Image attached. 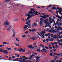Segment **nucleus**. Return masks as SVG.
Listing matches in <instances>:
<instances>
[{
  "mask_svg": "<svg viewBox=\"0 0 62 62\" xmlns=\"http://www.w3.org/2000/svg\"><path fill=\"white\" fill-rule=\"evenodd\" d=\"M55 57L56 59H59V58L57 56H55Z\"/></svg>",
  "mask_w": 62,
  "mask_h": 62,
  "instance_id": "bb28decb",
  "label": "nucleus"
},
{
  "mask_svg": "<svg viewBox=\"0 0 62 62\" xmlns=\"http://www.w3.org/2000/svg\"><path fill=\"white\" fill-rule=\"evenodd\" d=\"M54 55H56L60 56V54L59 53L57 54L56 53H54Z\"/></svg>",
  "mask_w": 62,
  "mask_h": 62,
  "instance_id": "4468645a",
  "label": "nucleus"
},
{
  "mask_svg": "<svg viewBox=\"0 0 62 62\" xmlns=\"http://www.w3.org/2000/svg\"><path fill=\"white\" fill-rule=\"evenodd\" d=\"M49 49H53V48H52V47L51 46H49Z\"/></svg>",
  "mask_w": 62,
  "mask_h": 62,
  "instance_id": "c9c22d12",
  "label": "nucleus"
},
{
  "mask_svg": "<svg viewBox=\"0 0 62 62\" xmlns=\"http://www.w3.org/2000/svg\"><path fill=\"white\" fill-rule=\"evenodd\" d=\"M42 51H45L46 50V49L45 48H43L42 49Z\"/></svg>",
  "mask_w": 62,
  "mask_h": 62,
  "instance_id": "052dcab7",
  "label": "nucleus"
},
{
  "mask_svg": "<svg viewBox=\"0 0 62 62\" xmlns=\"http://www.w3.org/2000/svg\"><path fill=\"white\" fill-rule=\"evenodd\" d=\"M12 32L13 33H15V31L14 30H12Z\"/></svg>",
  "mask_w": 62,
  "mask_h": 62,
  "instance_id": "72a5a7b5",
  "label": "nucleus"
},
{
  "mask_svg": "<svg viewBox=\"0 0 62 62\" xmlns=\"http://www.w3.org/2000/svg\"><path fill=\"white\" fill-rule=\"evenodd\" d=\"M31 11L33 12V13L35 14V13H36V10L35 9H32L31 8Z\"/></svg>",
  "mask_w": 62,
  "mask_h": 62,
  "instance_id": "423d86ee",
  "label": "nucleus"
},
{
  "mask_svg": "<svg viewBox=\"0 0 62 62\" xmlns=\"http://www.w3.org/2000/svg\"><path fill=\"white\" fill-rule=\"evenodd\" d=\"M43 18H41L40 19V21H43Z\"/></svg>",
  "mask_w": 62,
  "mask_h": 62,
  "instance_id": "e2e57ef3",
  "label": "nucleus"
},
{
  "mask_svg": "<svg viewBox=\"0 0 62 62\" xmlns=\"http://www.w3.org/2000/svg\"><path fill=\"white\" fill-rule=\"evenodd\" d=\"M29 19H30V18H29V17H28L27 18V19L26 20V21H28H28H29Z\"/></svg>",
  "mask_w": 62,
  "mask_h": 62,
  "instance_id": "c03bdc74",
  "label": "nucleus"
},
{
  "mask_svg": "<svg viewBox=\"0 0 62 62\" xmlns=\"http://www.w3.org/2000/svg\"><path fill=\"white\" fill-rule=\"evenodd\" d=\"M33 12L31 11H29V12L28 13V14H29V15H31V16L32 17H33L34 15V14H33Z\"/></svg>",
  "mask_w": 62,
  "mask_h": 62,
  "instance_id": "39448f33",
  "label": "nucleus"
},
{
  "mask_svg": "<svg viewBox=\"0 0 62 62\" xmlns=\"http://www.w3.org/2000/svg\"><path fill=\"white\" fill-rule=\"evenodd\" d=\"M46 23H45L46 24H49V22L48 21H46Z\"/></svg>",
  "mask_w": 62,
  "mask_h": 62,
  "instance_id": "412c9836",
  "label": "nucleus"
},
{
  "mask_svg": "<svg viewBox=\"0 0 62 62\" xmlns=\"http://www.w3.org/2000/svg\"><path fill=\"white\" fill-rule=\"evenodd\" d=\"M16 41H18V42H19V39L17 38H16Z\"/></svg>",
  "mask_w": 62,
  "mask_h": 62,
  "instance_id": "393cba45",
  "label": "nucleus"
},
{
  "mask_svg": "<svg viewBox=\"0 0 62 62\" xmlns=\"http://www.w3.org/2000/svg\"><path fill=\"white\" fill-rule=\"evenodd\" d=\"M30 58H33V56L32 55H31V56H30Z\"/></svg>",
  "mask_w": 62,
  "mask_h": 62,
  "instance_id": "338daca9",
  "label": "nucleus"
},
{
  "mask_svg": "<svg viewBox=\"0 0 62 62\" xmlns=\"http://www.w3.org/2000/svg\"><path fill=\"white\" fill-rule=\"evenodd\" d=\"M5 24L6 25H8L9 24V23L8 22H6L5 23Z\"/></svg>",
  "mask_w": 62,
  "mask_h": 62,
  "instance_id": "aec40b11",
  "label": "nucleus"
},
{
  "mask_svg": "<svg viewBox=\"0 0 62 62\" xmlns=\"http://www.w3.org/2000/svg\"><path fill=\"white\" fill-rule=\"evenodd\" d=\"M48 11H50V12L51 13H53V12L51 10H49Z\"/></svg>",
  "mask_w": 62,
  "mask_h": 62,
  "instance_id": "58836bf2",
  "label": "nucleus"
},
{
  "mask_svg": "<svg viewBox=\"0 0 62 62\" xmlns=\"http://www.w3.org/2000/svg\"><path fill=\"white\" fill-rule=\"evenodd\" d=\"M45 33V31H42L41 32V36H42L41 37L43 39H44L45 38V37H44L45 35H44V34Z\"/></svg>",
  "mask_w": 62,
  "mask_h": 62,
  "instance_id": "f03ea898",
  "label": "nucleus"
},
{
  "mask_svg": "<svg viewBox=\"0 0 62 62\" xmlns=\"http://www.w3.org/2000/svg\"><path fill=\"white\" fill-rule=\"evenodd\" d=\"M18 49H19V48L17 49V48H15L14 49V50H15V51H17V50H18Z\"/></svg>",
  "mask_w": 62,
  "mask_h": 62,
  "instance_id": "c85d7f7f",
  "label": "nucleus"
},
{
  "mask_svg": "<svg viewBox=\"0 0 62 62\" xmlns=\"http://www.w3.org/2000/svg\"><path fill=\"white\" fill-rule=\"evenodd\" d=\"M25 49L23 50H22V52L23 53H24V52H25Z\"/></svg>",
  "mask_w": 62,
  "mask_h": 62,
  "instance_id": "3c124183",
  "label": "nucleus"
},
{
  "mask_svg": "<svg viewBox=\"0 0 62 62\" xmlns=\"http://www.w3.org/2000/svg\"><path fill=\"white\" fill-rule=\"evenodd\" d=\"M13 27V26L11 25H9L8 27L7 28V31H10V29L12 28Z\"/></svg>",
  "mask_w": 62,
  "mask_h": 62,
  "instance_id": "20e7f679",
  "label": "nucleus"
},
{
  "mask_svg": "<svg viewBox=\"0 0 62 62\" xmlns=\"http://www.w3.org/2000/svg\"><path fill=\"white\" fill-rule=\"evenodd\" d=\"M58 24L59 25H62V23H61L60 22H59Z\"/></svg>",
  "mask_w": 62,
  "mask_h": 62,
  "instance_id": "4be33fe9",
  "label": "nucleus"
},
{
  "mask_svg": "<svg viewBox=\"0 0 62 62\" xmlns=\"http://www.w3.org/2000/svg\"><path fill=\"white\" fill-rule=\"evenodd\" d=\"M27 27H28V28H27ZM31 24H28L27 25H25L24 26V27H23L24 29L25 30L26 29L27 30L28 29V28H31Z\"/></svg>",
  "mask_w": 62,
  "mask_h": 62,
  "instance_id": "f257e3e1",
  "label": "nucleus"
},
{
  "mask_svg": "<svg viewBox=\"0 0 62 62\" xmlns=\"http://www.w3.org/2000/svg\"><path fill=\"white\" fill-rule=\"evenodd\" d=\"M30 15L29 14L28 15V18L30 19L32 17V16H31V15Z\"/></svg>",
  "mask_w": 62,
  "mask_h": 62,
  "instance_id": "f3484780",
  "label": "nucleus"
},
{
  "mask_svg": "<svg viewBox=\"0 0 62 62\" xmlns=\"http://www.w3.org/2000/svg\"><path fill=\"white\" fill-rule=\"evenodd\" d=\"M56 60V59L55 57L53 59V60L54 61H55Z\"/></svg>",
  "mask_w": 62,
  "mask_h": 62,
  "instance_id": "37998d69",
  "label": "nucleus"
},
{
  "mask_svg": "<svg viewBox=\"0 0 62 62\" xmlns=\"http://www.w3.org/2000/svg\"><path fill=\"white\" fill-rule=\"evenodd\" d=\"M49 19L48 20V21H49V23H50V21H51V20L52 18H51V17H50L49 18Z\"/></svg>",
  "mask_w": 62,
  "mask_h": 62,
  "instance_id": "5701e85b",
  "label": "nucleus"
},
{
  "mask_svg": "<svg viewBox=\"0 0 62 62\" xmlns=\"http://www.w3.org/2000/svg\"><path fill=\"white\" fill-rule=\"evenodd\" d=\"M43 41V42H46V40L45 39H44Z\"/></svg>",
  "mask_w": 62,
  "mask_h": 62,
  "instance_id": "bf43d9fd",
  "label": "nucleus"
},
{
  "mask_svg": "<svg viewBox=\"0 0 62 62\" xmlns=\"http://www.w3.org/2000/svg\"><path fill=\"white\" fill-rule=\"evenodd\" d=\"M51 37H54V35L53 34H51Z\"/></svg>",
  "mask_w": 62,
  "mask_h": 62,
  "instance_id": "0e129e2a",
  "label": "nucleus"
},
{
  "mask_svg": "<svg viewBox=\"0 0 62 62\" xmlns=\"http://www.w3.org/2000/svg\"><path fill=\"white\" fill-rule=\"evenodd\" d=\"M51 6H52V5H49V6L48 7L50 8V7H51Z\"/></svg>",
  "mask_w": 62,
  "mask_h": 62,
  "instance_id": "680f3d73",
  "label": "nucleus"
},
{
  "mask_svg": "<svg viewBox=\"0 0 62 62\" xmlns=\"http://www.w3.org/2000/svg\"><path fill=\"white\" fill-rule=\"evenodd\" d=\"M28 47L29 48H30L31 49H32V46L31 45H29L28 46Z\"/></svg>",
  "mask_w": 62,
  "mask_h": 62,
  "instance_id": "ddd939ff",
  "label": "nucleus"
},
{
  "mask_svg": "<svg viewBox=\"0 0 62 62\" xmlns=\"http://www.w3.org/2000/svg\"><path fill=\"white\" fill-rule=\"evenodd\" d=\"M11 59V57H10L9 58V59L8 60H9V61H11L12 60H10V59Z\"/></svg>",
  "mask_w": 62,
  "mask_h": 62,
  "instance_id": "c756f323",
  "label": "nucleus"
},
{
  "mask_svg": "<svg viewBox=\"0 0 62 62\" xmlns=\"http://www.w3.org/2000/svg\"><path fill=\"white\" fill-rule=\"evenodd\" d=\"M57 9H58V10H59V7H57Z\"/></svg>",
  "mask_w": 62,
  "mask_h": 62,
  "instance_id": "49530a36",
  "label": "nucleus"
},
{
  "mask_svg": "<svg viewBox=\"0 0 62 62\" xmlns=\"http://www.w3.org/2000/svg\"><path fill=\"white\" fill-rule=\"evenodd\" d=\"M39 16L40 17H42V18L45 19H46L47 18L49 17V16L48 15L47 16L46 15H45L44 16Z\"/></svg>",
  "mask_w": 62,
  "mask_h": 62,
  "instance_id": "7ed1b4c3",
  "label": "nucleus"
},
{
  "mask_svg": "<svg viewBox=\"0 0 62 62\" xmlns=\"http://www.w3.org/2000/svg\"><path fill=\"white\" fill-rule=\"evenodd\" d=\"M18 49V51H19L20 52H21L23 50V48H22L21 47H20V49L19 48V49Z\"/></svg>",
  "mask_w": 62,
  "mask_h": 62,
  "instance_id": "9d476101",
  "label": "nucleus"
},
{
  "mask_svg": "<svg viewBox=\"0 0 62 62\" xmlns=\"http://www.w3.org/2000/svg\"><path fill=\"white\" fill-rule=\"evenodd\" d=\"M53 22H54V21H50V24L52 23Z\"/></svg>",
  "mask_w": 62,
  "mask_h": 62,
  "instance_id": "2f4dec72",
  "label": "nucleus"
},
{
  "mask_svg": "<svg viewBox=\"0 0 62 62\" xmlns=\"http://www.w3.org/2000/svg\"><path fill=\"white\" fill-rule=\"evenodd\" d=\"M39 23L40 24V26H42V25H43L42 24V21H41Z\"/></svg>",
  "mask_w": 62,
  "mask_h": 62,
  "instance_id": "1a4fd4ad",
  "label": "nucleus"
},
{
  "mask_svg": "<svg viewBox=\"0 0 62 62\" xmlns=\"http://www.w3.org/2000/svg\"><path fill=\"white\" fill-rule=\"evenodd\" d=\"M15 44V45H16V46H17L18 47H19V46H20V44H19V43H17V44Z\"/></svg>",
  "mask_w": 62,
  "mask_h": 62,
  "instance_id": "2eb2a0df",
  "label": "nucleus"
},
{
  "mask_svg": "<svg viewBox=\"0 0 62 62\" xmlns=\"http://www.w3.org/2000/svg\"><path fill=\"white\" fill-rule=\"evenodd\" d=\"M31 53V51H28V52L26 53V54H30Z\"/></svg>",
  "mask_w": 62,
  "mask_h": 62,
  "instance_id": "9b49d317",
  "label": "nucleus"
},
{
  "mask_svg": "<svg viewBox=\"0 0 62 62\" xmlns=\"http://www.w3.org/2000/svg\"><path fill=\"white\" fill-rule=\"evenodd\" d=\"M28 23H30L31 22V21L30 20H28Z\"/></svg>",
  "mask_w": 62,
  "mask_h": 62,
  "instance_id": "5fc2aeb1",
  "label": "nucleus"
},
{
  "mask_svg": "<svg viewBox=\"0 0 62 62\" xmlns=\"http://www.w3.org/2000/svg\"><path fill=\"white\" fill-rule=\"evenodd\" d=\"M15 33H13L12 35L13 37H15Z\"/></svg>",
  "mask_w": 62,
  "mask_h": 62,
  "instance_id": "473e14b6",
  "label": "nucleus"
},
{
  "mask_svg": "<svg viewBox=\"0 0 62 62\" xmlns=\"http://www.w3.org/2000/svg\"><path fill=\"white\" fill-rule=\"evenodd\" d=\"M54 44H55V45H57V42H54Z\"/></svg>",
  "mask_w": 62,
  "mask_h": 62,
  "instance_id": "4d7b16f0",
  "label": "nucleus"
},
{
  "mask_svg": "<svg viewBox=\"0 0 62 62\" xmlns=\"http://www.w3.org/2000/svg\"><path fill=\"white\" fill-rule=\"evenodd\" d=\"M3 52L4 53V54H8V52L6 50H4L3 51Z\"/></svg>",
  "mask_w": 62,
  "mask_h": 62,
  "instance_id": "6e6552de",
  "label": "nucleus"
},
{
  "mask_svg": "<svg viewBox=\"0 0 62 62\" xmlns=\"http://www.w3.org/2000/svg\"><path fill=\"white\" fill-rule=\"evenodd\" d=\"M10 0H5L4 1V2H8V1L9 2H10Z\"/></svg>",
  "mask_w": 62,
  "mask_h": 62,
  "instance_id": "7c9ffc66",
  "label": "nucleus"
},
{
  "mask_svg": "<svg viewBox=\"0 0 62 62\" xmlns=\"http://www.w3.org/2000/svg\"><path fill=\"white\" fill-rule=\"evenodd\" d=\"M20 58H17L15 59V60H20Z\"/></svg>",
  "mask_w": 62,
  "mask_h": 62,
  "instance_id": "a878e982",
  "label": "nucleus"
},
{
  "mask_svg": "<svg viewBox=\"0 0 62 62\" xmlns=\"http://www.w3.org/2000/svg\"><path fill=\"white\" fill-rule=\"evenodd\" d=\"M48 36H50L51 35V34H50V33H48Z\"/></svg>",
  "mask_w": 62,
  "mask_h": 62,
  "instance_id": "de8ad7c7",
  "label": "nucleus"
},
{
  "mask_svg": "<svg viewBox=\"0 0 62 62\" xmlns=\"http://www.w3.org/2000/svg\"><path fill=\"white\" fill-rule=\"evenodd\" d=\"M26 37V35H22L23 38H24V37Z\"/></svg>",
  "mask_w": 62,
  "mask_h": 62,
  "instance_id": "4c0bfd02",
  "label": "nucleus"
},
{
  "mask_svg": "<svg viewBox=\"0 0 62 62\" xmlns=\"http://www.w3.org/2000/svg\"><path fill=\"white\" fill-rule=\"evenodd\" d=\"M51 32L52 33H55V32H56V31H55L53 30L51 31Z\"/></svg>",
  "mask_w": 62,
  "mask_h": 62,
  "instance_id": "a211bd4d",
  "label": "nucleus"
},
{
  "mask_svg": "<svg viewBox=\"0 0 62 62\" xmlns=\"http://www.w3.org/2000/svg\"><path fill=\"white\" fill-rule=\"evenodd\" d=\"M55 48H58L59 47V46L57 45H56L55 46Z\"/></svg>",
  "mask_w": 62,
  "mask_h": 62,
  "instance_id": "a19ab883",
  "label": "nucleus"
},
{
  "mask_svg": "<svg viewBox=\"0 0 62 62\" xmlns=\"http://www.w3.org/2000/svg\"><path fill=\"white\" fill-rule=\"evenodd\" d=\"M54 37H55V38L56 37V36L57 35H56V34H55V35H54Z\"/></svg>",
  "mask_w": 62,
  "mask_h": 62,
  "instance_id": "69168bd1",
  "label": "nucleus"
},
{
  "mask_svg": "<svg viewBox=\"0 0 62 62\" xmlns=\"http://www.w3.org/2000/svg\"><path fill=\"white\" fill-rule=\"evenodd\" d=\"M3 44H8V42H3Z\"/></svg>",
  "mask_w": 62,
  "mask_h": 62,
  "instance_id": "6ab92c4d",
  "label": "nucleus"
},
{
  "mask_svg": "<svg viewBox=\"0 0 62 62\" xmlns=\"http://www.w3.org/2000/svg\"><path fill=\"white\" fill-rule=\"evenodd\" d=\"M53 40H54V39L53 38L51 39L50 40V41H53Z\"/></svg>",
  "mask_w": 62,
  "mask_h": 62,
  "instance_id": "79ce46f5",
  "label": "nucleus"
},
{
  "mask_svg": "<svg viewBox=\"0 0 62 62\" xmlns=\"http://www.w3.org/2000/svg\"><path fill=\"white\" fill-rule=\"evenodd\" d=\"M28 33V31H27L25 32V34H27Z\"/></svg>",
  "mask_w": 62,
  "mask_h": 62,
  "instance_id": "6e6d98bb",
  "label": "nucleus"
},
{
  "mask_svg": "<svg viewBox=\"0 0 62 62\" xmlns=\"http://www.w3.org/2000/svg\"><path fill=\"white\" fill-rule=\"evenodd\" d=\"M55 9H56V10H57V8H55V7H53L52 8H51V9H54V10Z\"/></svg>",
  "mask_w": 62,
  "mask_h": 62,
  "instance_id": "dca6fc26",
  "label": "nucleus"
},
{
  "mask_svg": "<svg viewBox=\"0 0 62 62\" xmlns=\"http://www.w3.org/2000/svg\"><path fill=\"white\" fill-rule=\"evenodd\" d=\"M48 25V26L49 28H51L52 27L51 26V24H49Z\"/></svg>",
  "mask_w": 62,
  "mask_h": 62,
  "instance_id": "b1692460",
  "label": "nucleus"
},
{
  "mask_svg": "<svg viewBox=\"0 0 62 62\" xmlns=\"http://www.w3.org/2000/svg\"><path fill=\"white\" fill-rule=\"evenodd\" d=\"M36 59H37V60H39V57L37 56L36 57Z\"/></svg>",
  "mask_w": 62,
  "mask_h": 62,
  "instance_id": "8fccbe9b",
  "label": "nucleus"
},
{
  "mask_svg": "<svg viewBox=\"0 0 62 62\" xmlns=\"http://www.w3.org/2000/svg\"><path fill=\"white\" fill-rule=\"evenodd\" d=\"M18 62H23V61L21 60H19L18 61Z\"/></svg>",
  "mask_w": 62,
  "mask_h": 62,
  "instance_id": "cd10ccee",
  "label": "nucleus"
},
{
  "mask_svg": "<svg viewBox=\"0 0 62 62\" xmlns=\"http://www.w3.org/2000/svg\"><path fill=\"white\" fill-rule=\"evenodd\" d=\"M46 49L47 50H48L49 49V48L47 46H46L45 47Z\"/></svg>",
  "mask_w": 62,
  "mask_h": 62,
  "instance_id": "ea45409f",
  "label": "nucleus"
},
{
  "mask_svg": "<svg viewBox=\"0 0 62 62\" xmlns=\"http://www.w3.org/2000/svg\"><path fill=\"white\" fill-rule=\"evenodd\" d=\"M18 21V19H16L15 20H14V22H15V21Z\"/></svg>",
  "mask_w": 62,
  "mask_h": 62,
  "instance_id": "603ef678",
  "label": "nucleus"
},
{
  "mask_svg": "<svg viewBox=\"0 0 62 62\" xmlns=\"http://www.w3.org/2000/svg\"><path fill=\"white\" fill-rule=\"evenodd\" d=\"M38 31H41V29L39 28L38 29Z\"/></svg>",
  "mask_w": 62,
  "mask_h": 62,
  "instance_id": "09e8293b",
  "label": "nucleus"
},
{
  "mask_svg": "<svg viewBox=\"0 0 62 62\" xmlns=\"http://www.w3.org/2000/svg\"><path fill=\"white\" fill-rule=\"evenodd\" d=\"M32 32H34L35 31V29H32Z\"/></svg>",
  "mask_w": 62,
  "mask_h": 62,
  "instance_id": "f704fd0d",
  "label": "nucleus"
},
{
  "mask_svg": "<svg viewBox=\"0 0 62 62\" xmlns=\"http://www.w3.org/2000/svg\"><path fill=\"white\" fill-rule=\"evenodd\" d=\"M59 39H61V38H62V37H61L60 36L59 37Z\"/></svg>",
  "mask_w": 62,
  "mask_h": 62,
  "instance_id": "774afa93",
  "label": "nucleus"
},
{
  "mask_svg": "<svg viewBox=\"0 0 62 62\" xmlns=\"http://www.w3.org/2000/svg\"><path fill=\"white\" fill-rule=\"evenodd\" d=\"M31 38L33 40H35L37 38V37L36 36H33L32 37H31Z\"/></svg>",
  "mask_w": 62,
  "mask_h": 62,
  "instance_id": "0eeeda50",
  "label": "nucleus"
},
{
  "mask_svg": "<svg viewBox=\"0 0 62 62\" xmlns=\"http://www.w3.org/2000/svg\"><path fill=\"white\" fill-rule=\"evenodd\" d=\"M50 56H53V54L52 53H50Z\"/></svg>",
  "mask_w": 62,
  "mask_h": 62,
  "instance_id": "a18cd8bd",
  "label": "nucleus"
},
{
  "mask_svg": "<svg viewBox=\"0 0 62 62\" xmlns=\"http://www.w3.org/2000/svg\"><path fill=\"white\" fill-rule=\"evenodd\" d=\"M45 27H48V25H47V24H46L45 25Z\"/></svg>",
  "mask_w": 62,
  "mask_h": 62,
  "instance_id": "13d9d810",
  "label": "nucleus"
},
{
  "mask_svg": "<svg viewBox=\"0 0 62 62\" xmlns=\"http://www.w3.org/2000/svg\"><path fill=\"white\" fill-rule=\"evenodd\" d=\"M16 57L15 56H13L12 57V58L14 59V58H15Z\"/></svg>",
  "mask_w": 62,
  "mask_h": 62,
  "instance_id": "e433bc0d",
  "label": "nucleus"
},
{
  "mask_svg": "<svg viewBox=\"0 0 62 62\" xmlns=\"http://www.w3.org/2000/svg\"><path fill=\"white\" fill-rule=\"evenodd\" d=\"M33 24L34 26H36L37 25V23H33Z\"/></svg>",
  "mask_w": 62,
  "mask_h": 62,
  "instance_id": "f8f14e48",
  "label": "nucleus"
},
{
  "mask_svg": "<svg viewBox=\"0 0 62 62\" xmlns=\"http://www.w3.org/2000/svg\"><path fill=\"white\" fill-rule=\"evenodd\" d=\"M46 42H49V39H46Z\"/></svg>",
  "mask_w": 62,
  "mask_h": 62,
  "instance_id": "864d4df0",
  "label": "nucleus"
}]
</instances>
